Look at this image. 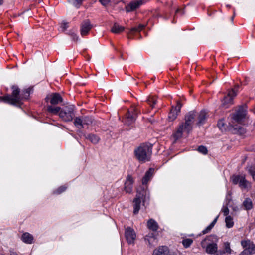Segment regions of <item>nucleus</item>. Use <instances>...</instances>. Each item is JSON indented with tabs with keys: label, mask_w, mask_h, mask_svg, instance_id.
Masks as SVG:
<instances>
[{
	"label": "nucleus",
	"mask_w": 255,
	"mask_h": 255,
	"mask_svg": "<svg viewBox=\"0 0 255 255\" xmlns=\"http://www.w3.org/2000/svg\"><path fill=\"white\" fill-rule=\"evenodd\" d=\"M247 109V107L246 105L240 106L235 112L231 115V118L232 120L229 123L230 129H233L236 130L239 129L240 130H243L240 127H235V126L236 124H243L248 119Z\"/></svg>",
	"instance_id": "f257e3e1"
},
{
	"label": "nucleus",
	"mask_w": 255,
	"mask_h": 255,
	"mask_svg": "<svg viewBox=\"0 0 255 255\" xmlns=\"http://www.w3.org/2000/svg\"><path fill=\"white\" fill-rule=\"evenodd\" d=\"M136 158L140 162L144 163L150 160L152 154V145L143 143L134 150Z\"/></svg>",
	"instance_id": "f03ea898"
},
{
	"label": "nucleus",
	"mask_w": 255,
	"mask_h": 255,
	"mask_svg": "<svg viewBox=\"0 0 255 255\" xmlns=\"http://www.w3.org/2000/svg\"><path fill=\"white\" fill-rule=\"evenodd\" d=\"M11 89L12 90L11 95L0 97V101L14 105H19L23 99L22 95L20 94V89L17 86L15 85L12 86Z\"/></svg>",
	"instance_id": "7ed1b4c3"
},
{
	"label": "nucleus",
	"mask_w": 255,
	"mask_h": 255,
	"mask_svg": "<svg viewBox=\"0 0 255 255\" xmlns=\"http://www.w3.org/2000/svg\"><path fill=\"white\" fill-rule=\"evenodd\" d=\"M149 199L148 191L144 189H138L136 197L133 200L134 214L138 213L141 202L144 204L146 200Z\"/></svg>",
	"instance_id": "20e7f679"
},
{
	"label": "nucleus",
	"mask_w": 255,
	"mask_h": 255,
	"mask_svg": "<svg viewBox=\"0 0 255 255\" xmlns=\"http://www.w3.org/2000/svg\"><path fill=\"white\" fill-rule=\"evenodd\" d=\"M231 181L234 185L238 184L241 189L249 190L251 189V183L247 181L244 175H233Z\"/></svg>",
	"instance_id": "39448f33"
},
{
	"label": "nucleus",
	"mask_w": 255,
	"mask_h": 255,
	"mask_svg": "<svg viewBox=\"0 0 255 255\" xmlns=\"http://www.w3.org/2000/svg\"><path fill=\"white\" fill-rule=\"evenodd\" d=\"M188 126V125L185 124L184 122H182L179 125L172 134V136L175 141L181 138L184 133H189L192 129Z\"/></svg>",
	"instance_id": "423d86ee"
},
{
	"label": "nucleus",
	"mask_w": 255,
	"mask_h": 255,
	"mask_svg": "<svg viewBox=\"0 0 255 255\" xmlns=\"http://www.w3.org/2000/svg\"><path fill=\"white\" fill-rule=\"evenodd\" d=\"M74 106L69 105L61 109L59 112V117L65 121L69 122L72 120L74 117Z\"/></svg>",
	"instance_id": "0eeeda50"
},
{
	"label": "nucleus",
	"mask_w": 255,
	"mask_h": 255,
	"mask_svg": "<svg viewBox=\"0 0 255 255\" xmlns=\"http://www.w3.org/2000/svg\"><path fill=\"white\" fill-rule=\"evenodd\" d=\"M92 118L88 116L76 117L75 119L74 124L75 126L81 129L86 126H88L92 123Z\"/></svg>",
	"instance_id": "6e6552de"
},
{
	"label": "nucleus",
	"mask_w": 255,
	"mask_h": 255,
	"mask_svg": "<svg viewBox=\"0 0 255 255\" xmlns=\"http://www.w3.org/2000/svg\"><path fill=\"white\" fill-rule=\"evenodd\" d=\"M138 113V109L135 107L132 108L131 111H128L126 117V124L128 125H130L133 124L135 121Z\"/></svg>",
	"instance_id": "1a4fd4ad"
},
{
	"label": "nucleus",
	"mask_w": 255,
	"mask_h": 255,
	"mask_svg": "<svg viewBox=\"0 0 255 255\" xmlns=\"http://www.w3.org/2000/svg\"><path fill=\"white\" fill-rule=\"evenodd\" d=\"M237 92L234 89L229 91L228 94L226 96L222 101V106L225 108H227L229 105L233 103V98L236 96Z\"/></svg>",
	"instance_id": "9d476101"
},
{
	"label": "nucleus",
	"mask_w": 255,
	"mask_h": 255,
	"mask_svg": "<svg viewBox=\"0 0 255 255\" xmlns=\"http://www.w3.org/2000/svg\"><path fill=\"white\" fill-rule=\"evenodd\" d=\"M196 112L194 111L189 112L187 113L184 118L185 122L184 123L186 125L189 126L190 128H193V124L195 121V119L196 117Z\"/></svg>",
	"instance_id": "9b49d317"
},
{
	"label": "nucleus",
	"mask_w": 255,
	"mask_h": 255,
	"mask_svg": "<svg viewBox=\"0 0 255 255\" xmlns=\"http://www.w3.org/2000/svg\"><path fill=\"white\" fill-rule=\"evenodd\" d=\"M125 237L128 244H134L136 239V234L135 231L132 228L129 227L126 229Z\"/></svg>",
	"instance_id": "f8f14e48"
},
{
	"label": "nucleus",
	"mask_w": 255,
	"mask_h": 255,
	"mask_svg": "<svg viewBox=\"0 0 255 255\" xmlns=\"http://www.w3.org/2000/svg\"><path fill=\"white\" fill-rule=\"evenodd\" d=\"M92 26L89 20L83 21L80 26V33L82 36L87 35L90 30L92 29Z\"/></svg>",
	"instance_id": "ddd939ff"
},
{
	"label": "nucleus",
	"mask_w": 255,
	"mask_h": 255,
	"mask_svg": "<svg viewBox=\"0 0 255 255\" xmlns=\"http://www.w3.org/2000/svg\"><path fill=\"white\" fill-rule=\"evenodd\" d=\"M144 3V1L142 0H134L129 4H128L126 7V9L127 12H130L134 11L136 9L138 8L141 5Z\"/></svg>",
	"instance_id": "4468645a"
},
{
	"label": "nucleus",
	"mask_w": 255,
	"mask_h": 255,
	"mask_svg": "<svg viewBox=\"0 0 255 255\" xmlns=\"http://www.w3.org/2000/svg\"><path fill=\"white\" fill-rule=\"evenodd\" d=\"M197 125L200 126L204 124L208 117V113L205 110H202L198 114L196 113Z\"/></svg>",
	"instance_id": "2eb2a0df"
},
{
	"label": "nucleus",
	"mask_w": 255,
	"mask_h": 255,
	"mask_svg": "<svg viewBox=\"0 0 255 255\" xmlns=\"http://www.w3.org/2000/svg\"><path fill=\"white\" fill-rule=\"evenodd\" d=\"M241 245L243 248H246L248 251V253L250 255L255 253V244L251 242L249 240L242 241Z\"/></svg>",
	"instance_id": "dca6fc26"
},
{
	"label": "nucleus",
	"mask_w": 255,
	"mask_h": 255,
	"mask_svg": "<svg viewBox=\"0 0 255 255\" xmlns=\"http://www.w3.org/2000/svg\"><path fill=\"white\" fill-rule=\"evenodd\" d=\"M49 99H50V102L52 105H56L62 102V98L61 95L57 93L51 94L47 96L45 99L47 101Z\"/></svg>",
	"instance_id": "f3484780"
},
{
	"label": "nucleus",
	"mask_w": 255,
	"mask_h": 255,
	"mask_svg": "<svg viewBox=\"0 0 255 255\" xmlns=\"http://www.w3.org/2000/svg\"><path fill=\"white\" fill-rule=\"evenodd\" d=\"M181 106L182 105L180 103L178 102L177 106L171 109L168 115V119L169 121H174L177 118L178 113L180 111Z\"/></svg>",
	"instance_id": "a211bd4d"
},
{
	"label": "nucleus",
	"mask_w": 255,
	"mask_h": 255,
	"mask_svg": "<svg viewBox=\"0 0 255 255\" xmlns=\"http://www.w3.org/2000/svg\"><path fill=\"white\" fill-rule=\"evenodd\" d=\"M133 183V181L131 176L130 175L128 176L125 183L124 187V190L126 193H130L132 192Z\"/></svg>",
	"instance_id": "6ab92c4d"
},
{
	"label": "nucleus",
	"mask_w": 255,
	"mask_h": 255,
	"mask_svg": "<svg viewBox=\"0 0 255 255\" xmlns=\"http://www.w3.org/2000/svg\"><path fill=\"white\" fill-rule=\"evenodd\" d=\"M168 253V248L166 246H162L157 249H155L153 255H167Z\"/></svg>",
	"instance_id": "aec40b11"
},
{
	"label": "nucleus",
	"mask_w": 255,
	"mask_h": 255,
	"mask_svg": "<svg viewBox=\"0 0 255 255\" xmlns=\"http://www.w3.org/2000/svg\"><path fill=\"white\" fill-rule=\"evenodd\" d=\"M21 240L26 244H32L33 241V237L29 233L26 232L23 234Z\"/></svg>",
	"instance_id": "412c9836"
},
{
	"label": "nucleus",
	"mask_w": 255,
	"mask_h": 255,
	"mask_svg": "<svg viewBox=\"0 0 255 255\" xmlns=\"http://www.w3.org/2000/svg\"><path fill=\"white\" fill-rule=\"evenodd\" d=\"M154 170L152 168H150L145 173V175L143 178L142 179V184H146L148 181H149L151 177H152L153 174Z\"/></svg>",
	"instance_id": "4be33fe9"
},
{
	"label": "nucleus",
	"mask_w": 255,
	"mask_h": 255,
	"mask_svg": "<svg viewBox=\"0 0 255 255\" xmlns=\"http://www.w3.org/2000/svg\"><path fill=\"white\" fill-rule=\"evenodd\" d=\"M145 240L147 241L150 245H153L154 243H156V238L153 233H149L146 235L145 237Z\"/></svg>",
	"instance_id": "5701e85b"
},
{
	"label": "nucleus",
	"mask_w": 255,
	"mask_h": 255,
	"mask_svg": "<svg viewBox=\"0 0 255 255\" xmlns=\"http://www.w3.org/2000/svg\"><path fill=\"white\" fill-rule=\"evenodd\" d=\"M217 250L216 244H209L206 248V252L209 254H214Z\"/></svg>",
	"instance_id": "b1692460"
},
{
	"label": "nucleus",
	"mask_w": 255,
	"mask_h": 255,
	"mask_svg": "<svg viewBox=\"0 0 255 255\" xmlns=\"http://www.w3.org/2000/svg\"><path fill=\"white\" fill-rule=\"evenodd\" d=\"M147 227L149 229L153 231H156L158 228L157 222L153 219H150L148 220L147 222Z\"/></svg>",
	"instance_id": "393cba45"
},
{
	"label": "nucleus",
	"mask_w": 255,
	"mask_h": 255,
	"mask_svg": "<svg viewBox=\"0 0 255 255\" xmlns=\"http://www.w3.org/2000/svg\"><path fill=\"white\" fill-rule=\"evenodd\" d=\"M125 29L124 27L115 23L111 29V31L114 33H119Z\"/></svg>",
	"instance_id": "a878e982"
},
{
	"label": "nucleus",
	"mask_w": 255,
	"mask_h": 255,
	"mask_svg": "<svg viewBox=\"0 0 255 255\" xmlns=\"http://www.w3.org/2000/svg\"><path fill=\"white\" fill-rule=\"evenodd\" d=\"M226 226L228 228H230L233 227L234 223L233 221V217L231 216H227L225 219Z\"/></svg>",
	"instance_id": "bb28decb"
},
{
	"label": "nucleus",
	"mask_w": 255,
	"mask_h": 255,
	"mask_svg": "<svg viewBox=\"0 0 255 255\" xmlns=\"http://www.w3.org/2000/svg\"><path fill=\"white\" fill-rule=\"evenodd\" d=\"M61 109L59 107H53L52 106H48L47 107V111L53 114H59Z\"/></svg>",
	"instance_id": "cd10ccee"
},
{
	"label": "nucleus",
	"mask_w": 255,
	"mask_h": 255,
	"mask_svg": "<svg viewBox=\"0 0 255 255\" xmlns=\"http://www.w3.org/2000/svg\"><path fill=\"white\" fill-rule=\"evenodd\" d=\"M86 138L93 144L98 143L100 140V138L94 134H89L86 137Z\"/></svg>",
	"instance_id": "c85d7f7f"
},
{
	"label": "nucleus",
	"mask_w": 255,
	"mask_h": 255,
	"mask_svg": "<svg viewBox=\"0 0 255 255\" xmlns=\"http://www.w3.org/2000/svg\"><path fill=\"white\" fill-rule=\"evenodd\" d=\"M244 206L246 210H250L253 207V204L250 198H246L243 202Z\"/></svg>",
	"instance_id": "c756f323"
},
{
	"label": "nucleus",
	"mask_w": 255,
	"mask_h": 255,
	"mask_svg": "<svg viewBox=\"0 0 255 255\" xmlns=\"http://www.w3.org/2000/svg\"><path fill=\"white\" fill-rule=\"evenodd\" d=\"M247 170L252 176L253 180L255 181V166L251 165L247 167Z\"/></svg>",
	"instance_id": "7c9ffc66"
},
{
	"label": "nucleus",
	"mask_w": 255,
	"mask_h": 255,
	"mask_svg": "<svg viewBox=\"0 0 255 255\" xmlns=\"http://www.w3.org/2000/svg\"><path fill=\"white\" fill-rule=\"evenodd\" d=\"M156 97L155 96H150L147 100L148 104L150 105L152 108L154 107V105L156 103Z\"/></svg>",
	"instance_id": "2f4dec72"
},
{
	"label": "nucleus",
	"mask_w": 255,
	"mask_h": 255,
	"mask_svg": "<svg viewBox=\"0 0 255 255\" xmlns=\"http://www.w3.org/2000/svg\"><path fill=\"white\" fill-rule=\"evenodd\" d=\"M193 243V240L191 239H186L182 241V244L185 248L189 247Z\"/></svg>",
	"instance_id": "473e14b6"
},
{
	"label": "nucleus",
	"mask_w": 255,
	"mask_h": 255,
	"mask_svg": "<svg viewBox=\"0 0 255 255\" xmlns=\"http://www.w3.org/2000/svg\"><path fill=\"white\" fill-rule=\"evenodd\" d=\"M68 1L72 4L73 5L76 6H79L80 5L83 0H67Z\"/></svg>",
	"instance_id": "72a5a7b5"
},
{
	"label": "nucleus",
	"mask_w": 255,
	"mask_h": 255,
	"mask_svg": "<svg viewBox=\"0 0 255 255\" xmlns=\"http://www.w3.org/2000/svg\"><path fill=\"white\" fill-rule=\"evenodd\" d=\"M198 151L203 154H206L208 152L207 148L204 146H199Z\"/></svg>",
	"instance_id": "f704fd0d"
},
{
	"label": "nucleus",
	"mask_w": 255,
	"mask_h": 255,
	"mask_svg": "<svg viewBox=\"0 0 255 255\" xmlns=\"http://www.w3.org/2000/svg\"><path fill=\"white\" fill-rule=\"evenodd\" d=\"M30 90H31L30 88H28L24 91V94H21L22 96L23 99H27L28 98V97L29 95V94H30Z\"/></svg>",
	"instance_id": "c9c22d12"
},
{
	"label": "nucleus",
	"mask_w": 255,
	"mask_h": 255,
	"mask_svg": "<svg viewBox=\"0 0 255 255\" xmlns=\"http://www.w3.org/2000/svg\"><path fill=\"white\" fill-rule=\"evenodd\" d=\"M217 126L218 128L220 129V130H221L222 131L225 129V128H224V123L223 122V121H219L218 123Z\"/></svg>",
	"instance_id": "e433bc0d"
},
{
	"label": "nucleus",
	"mask_w": 255,
	"mask_h": 255,
	"mask_svg": "<svg viewBox=\"0 0 255 255\" xmlns=\"http://www.w3.org/2000/svg\"><path fill=\"white\" fill-rule=\"evenodd\" d=\"M222 212H223V215L226 217L229 216L228 215L229 213V210L227 207H223L222 209Z\"/></svg>",
	"instance_id": "4c0bfd02"
},
{
	"label": "nucleus",
	"mask_w": 255,
	"mask_h": 255,
	"mask_svg": "<svg viewBox=\"0 0 255 255\" xmlns=\"http://www.w3.org/2000/svg\"><path fill=\"white\" fill-rule=\"evenodd\" d=\"M66 189V187L65 186H61L56 191L55 193L56 194H60L63 191H64Z\"/></svg>",
	"instance_id": "58836bf2"
},
{
	"label": "nucleus",
	"mask_w": 255,
	"mask_h": 255,
	"mask_svg": "<svg viewBox=\"0 0 255 255\" xmlns=\"http://www.w3.org/2000/svg\"><path fill=\"white\" fill-rule=\"evenodd\" d=\"M213 227L214 226L210 224L203 231V233L206 234L208 233Z\"/></svg>",
	"instance_id": "ea45409f"
},
{
	"label": "nucleus",
	"mask_w": 255,
	"mask_h": 255,
	"mask_svg": "<svg viewBox=\"0 0 255 255\" xmlns=\"http://www.w3.org/2000/svg\"><path fill=\"white\" fill-rule=\"evenodd\" d=\"M225 250L226 252L228 253L229 254L231 253V250L230 248L229 244L228 243L225 244Z\"/></svg>",
	"instance_id": "a19ab883"
},
{
	"label": "nucleus",
	"mask_w": 255,
	"mask_h": 255,
	"mask_svg": "<svg viewBox=\"0 0 255 255\" xmlns=\"http://www.w3.org/2000/svg\"><path fill=\"white\" fill-rule=\"evenodd\" d=\"M110 0H99L102 4L104 6L107 5L110 2Z\"/></svg>",
	"instance_id": "79ce46f5"
},
{
	"label": "nucleus",
	"mask_w": 255,
	"mask_h": 255,
	"mask_svg": "<svg viewBox=\"0 0 255 255\" xmlns=\"http://www.w3.org/2000/svg\"><path fill=\"white\" fill-rule=\"evenodd\" d=\"M71 38H72V39L74 40V41H77L78 39V36L77 35V34H76L75 33H72L71 34Z\"/></svg>",
	"instance_id": "37998d69"
},
{
	"label": "nucleus",
	"mask_w": 255,
	"mask_h": 255,
	"mask_svg": "<svg viewBox=\"0 0 255 255\" xmlns=\"http://www.w3.org/2000/svg\"><path fill=\"white\" fill-rule=\"evenodd\" d=\"M68 23H66V22H64L62 26H61V28L63 30H65L68 27Z\"/></svg>",
	"instance_id": "c03bdc74"
},
{
	"label": "nucleus",
	"mask_w": 255,
	"mask_h": 255,
	"mask_svg": "<svg viewBox=\"0 0 255 255\" xmlns=\"http://www.w3.org/2000/svg\"><path fill=\"white\" fill-rule=\"evenodd\" d=\"M139 32V31L138 29L136 27H133L132 29H131L130 33L131 34H133L134 32Z\"/></svg>",
	"instance_id": "a18cd8bd"
},
{
	"label": "nucleus",
	"mask_w": 255,
	"mask_h": 255,
	"mask_svg": "<svg viewBox=\"0 0 255 255\" xmlns=\"http://www.w3.org/2000/svg\"><path fill=\"white\" fill-rule=\"evenodd\" d=\"M250 255L249 253H248V251L245 248V250L242 252L240 255Z\"/></svg>",
	"instance_id": "49530a36"
},
{
	"label": "nucleus",
	"mask_w": 255,
	"mask_h": 255,
	"mask_svg": "<svg viewBox=\"0 0 255 255\" xmlns=\"http://www.w3.org/2000/svg\"><path fill=\"white\" fill-rule=\"evenodd\" d=\"M144 26L142 24H139L138 25L137 27V28L139 30V31H140L141 30H142L143 29V28H144Z\"/></svg>",
	"instance_id": "de8ad7c7"
},
{
	"label": "nucleus",
	"mask_w": 255,
	"mask_h": 255,
	"mask_svg": "<svg viewBox=\"0 0 255 255\" xmlns=\"http://www.w3.org/2000/svg\"><path fill=\"white\" fill-rule=\"evenodd\" d=\"M218 217H217L211 223V225H212L213 226L215 225V223L217 222V219Z\"/></svg>",
	"instance_id": "09e8293b"
},
{
	"label": "nucleus",
	"mask_w": 255,
	"mask_h": 255,
	"mask_svg": "<svg viewBox=\"0 0 255 255\" xmlns=\"http://www.w3.org/2000/svg\"><path fill=\"white\" fill-rule=\"evenodd\" d=\"M205 241H206V239H205L204 240H203L201 242V244L202 247H203V248L205 247Z\"/></svg>",
	"instance_id": "8fccbe9b"
},
{
	"label": "nucleus",
	"mask_w": 255,
	"mask_h": 255,
	"mask_svg": "<svg viewBox=\"0 0 255 255\" xmlns=\"http://www.w3.org/2000/svg\"><path fill=\"white\" fill-rule=\"evenodd\" d=\"M3 0H0V5H1L2 3Z\"/></svg>",
	"instance_id": "3c124183"
},
{
	"label": "nucleus",
	"mask_w": 255,
	"mask_h": 255,
	"mask_svg": "<svg viewBox=\"0 0 255 255\" xmlns=\"http://www.w3.org/2000/svg\"><path fill=\"white\" fill-rule=\"evenodd\" d=\"M179 9H177V10H176V13L178 12H179Z\"/></svg>",
	"instance_id": "603ef678"
},
{
	"label": "nucleus",
	"mask_w": 255,
	"mask_h": 255,
	"mask_svg": "<svg viewBox=\"0 0 255 255\" xmlns=\"http://www.w3.org/2000/svg\"><path fill=\"white\" fill-rule=\"evenodd\" d=\"M238 87H239V85H237V86H236V88H238Z\"/></svg>",
	"instance_id": "864d4df0"
}]
</instances>
